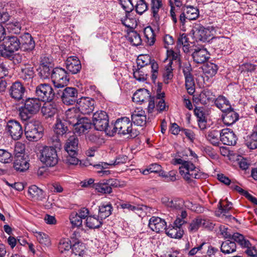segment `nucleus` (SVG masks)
Returning a JSON list of instances; mask_svg holds the SVG:
<instances>
[{
  "label": "nucleus",
  "instance_id": "1",
  "mask_svg": "<svg viewBox=\"0 0 257 257\" xmlns=\"http://www.w3.org/2000/svg\"><path fill=\"white\" fill-rule=\"evenodd\" d=\"M117 133L123 136L128 135V138H135L140 133L133 128V125L130 118L127 117H122L118 118L113 124L111 125L110 131H108V136H113Z\"/></svg>",
  "mask_w": 257,
  "mask_h": 257
},
{
  "label": "nucleus",
  "instance_id": "2",
  "mask_svg": "<svg viewBox=\"0 0 257 257\" xmlns=\"http://www.w3.org/2000/svg\"><path fill=\"white\" fill-rule=\"evenodd\" d=\"M0 56H4L6 52L10 53L18 51L21 46L20 39L14 36H6V30L4 27L0 25Z\"/></svg>",
  "mask_w": 257,
  "mask_h": 257
},
{
  "label": "nucleus",
  "instance_id": "3",
  "mask_svg": "<svg viewBox=\"0 0 257 257\" xmlns=\"http://www.w3.org/2000/svg\"><path fill=\"white\" fill-rule=\"evenodd\" d=\"M179 173L188 183H191L193 179H199L202 176V172L189 161L184 162V166L179 167Z\"/></svg>",
  "mask_w": 257,
  "mask_h": 257
},
{
  "label": "nucleus",
  "instance_id": "4",
  "mask_svg": "<svg viewBox=\"0 0 257 257\" xmlns=\"http://www.w3.org/2000/svg\"><path fill=\"white\" fill-rule=\"evenodd\" d=\"M92 122L95 130L104 131L108 135L111 126L109 125L108 116L106 112L102 110L95 112L93 115Z\"/></svg>",
  "mask_w": 257,
  "mask_h": 257
},
{
  "label": "nucleus",
  "instance_id": "5",
  "mask_svg": "<svg viewBox=\"0 0 257 257\" xmlns=\"http://www.w3.org/2000/svg\"><path fill=\"white\" fill-rule=\"evenodd\" d=\"M41 106L39 99L36 98H28L26 100L24 107L20 109V115L22 119L26 120L30 117L29 114H33L38 112Z\"/></svg>",
  "mask_w": 257,
  "mask_h": 257
},
{
  "label": "nucleus",
  "instance_id": "6",
  "mask_svg": "<svg viewBox=\"0 0 257 257\" xmlns=\"http://www.w3.org/2000/svg\"><path fill=\"white\" fill-rule=\"evenodd\" d=\"M40 160L47 167H53L58 162V157L56 149L52 147H44L40 151Z\"/></svg>",
  "mask_w": 257,
  "mask_h": 257
},
{
  "label": "nucleus",
  "instance_id": "7",
  "mask_svg": "<svg viewBox=\"0 0 257 257\" xmlns=\"http://www.w3.org/2000/svg\"><path fill=\"white\" fill-rule=\"evenodd\" d=\"M57 91V89H53L50 84L44 83L36 87L35 92L40 101L50 102L56 97Z\"/></svg>",
  "mask_w": 257,
  "mask_h": 257
},
{
  "label": "nucleus",
  "instance_id": "8",
  "mask_svg": "<svg viewBox=\"0 0 257 257\" xmlns=\"http://www.w3.org/2000/svg\"><path fill=\"white\" fill-rule=\"evenodd\" d=\"M51 79L55 90L66 86L69 80L67 72L64 69L60 67L53 69Z\"/></svg>",
  "mask_w": 257,
  "mask_h": 257
},
{
  "label": "nucleus",
  "instance_id": "9",
  "mask_svg": "<svg viewBox=\"0 0 257 257\" xmlns=\"http://www.w3.org/2000/svg\"><path fill=\"white\" fill-rule=\"evenodd\" d=\"M78 90L76 88L67 87L62 91L57 90L56 97L61 98L62 102L66 105H73L76 101Z\"/></svg>",
  "mask_w": 257,
  "mask_h": 257
},
{
  "label": "nucleus",
  "instance_id": "10",
  "mask_svg": "<svg viewBox=\"0 0 257 257\" xmlns=\"http://www.w3.org/2000/svg\"><path fill=\"white\" fill-rule=\"evenodd\" d=\"M234 242H237L242 248H246L245 252L251 256H257V249L254 246H252L249 241L244 236L238 232L234 233L231 237Z\"/></svg>",
  "mask_w": 257,
  "mask_h": 257
},
{
  "label": "nucleus",
  "instance_id": "11",
  "mask_svg": "<svg viewBox=\"0 0 257 257\" xmlns=\"http://www.w3.org/2000/svg\"><path fill=\"white\" fill-rule=\"evenodd\" d=\"M234 242H237L242 248H246L245 252L251 256H257V249L254 246H252L249 241L244 236L238 232L234 233L231 237Z\"/></svg>",
  "mask_w": 257,
  "mask_h": 257
},
{
  "label": "nucleus",
  "instance_id": "12",
  "mask_svg": "<svg viewBox=\"0 0 257 257\" xmlns=\"http://www.w3.org/2000/svg\"><path fill=\"white\" fill-rule=\"evenodd\" d=\"M25 133L29 141H37L43 136V128L39 123H31L26 126Z\"/></svg>",
  "mask_w": 257,
  "mask_h": 257
},
{
  "label": "nucleus",
  "instance_id": "13",
  "mask_svg": "<svg viewBox=\"0 0 257 257\" xmlns=\"http://www.w3.org/2000/svg\"><path fill=\"white\" fill-rule=\"evenodd\" d=\"M183 73L185 79V87L188 93L193 95L195 92V82L191 73L192 69L189 63L184 64L182 66Z\"/></svg>",
  "mask_w": 257,
  "mask_h": 257
},
{
  "label": "nucleus",
  "instance_id": "14",
  "mask_svg": "<svg viewBox=\"0 0 257 257\" xmlns=\"http://www.w3.org/2000/svg\"><path fill=\"white\" fill-rule=\"evenodd\" d=\"M95 101L90 97H81L77 101V109L80 113L89 114L94 108Z\"/></svg>",
  "mask_w": 257,
  "mask_h": 257
},
{
  "label": "nucleus",
  "instance_id": "15",
  "mask_svg": "<svg viewBox=\"0 0 257 257\" xmlns=\"http://www.w3.org/2000/svg\"><path fill=\"white\" fill-rule=\"evenodd\" d=\"M6 130L13 139L18 140L23 134V129L20 122L15 120H10L7 122Z\"/></svg>",
  "mask_w": 257,
  "mask_h": 257
},
{
  "label": "nucleus",
  "instance_id": "16",
  "mask_svg": "<svg viewBox=\"0 0 257 257\" xmlns=\"http://www.w3.org/2000/svg\"><path fill=\"white\" fill-rule=\"evenodd\" d=\"M78 121L73 126L74 133L80 136L88 133L92 126L91 121L86 117H81Z\"/></svg>",
  "mask_w": 257,
  "mask_h": 257
},
{
  "label": "nucleus",
  "instance_id": "17",
  "mask_svg": "<svg viewBox=\"0 0 257 257\" xmlns=\"http://www.w3.org/2000/svg\"><path fill=\"white\" fill-rule=\"evenodd\" d=\"M26 89L22 83L20 81L14 82L9 88L10 96L17 100L23 99Z\"/></svg>",
  "mask_w": 257,
  "mask_h": 257
},
{
  "label": "nucleus",
  "instance_id": "18",
  "mask_svg": "<svg viewBox=\"0 0 257 257\" xmlns=\"http://www.w3.org/2000/svg\"><path fill=\"white\" fill-rule=\"evenodd\" d=\"M237 140L236 135L233 131L230 128H224L220 132V141L224 145L228 146L235 145Z\"/></svg>",
  "mask_w": 257,
  "mask_h": 257
},
{
  "label": "nucleus",
  "instance_id": "19",
  "mask_svg": "<svg viewBox=\"0 0 257 257\" xmlns=\"http://www.w3.org/2000/svg\"><path fill=\"white\" fill-rule=\"evenodd\" d=\"M149 226L153 231L160 233L166 229L167 223L160 217L152 216L149 220Z\"/></svg>",
  "mask_w": 257,
  "mask_h": 257
},
{
  "label": "nucleus",
  "instance_id": "20",
  "mask_svg": "<svg viewBox=\"0 0 257 257\" xmlns=\"http://www.w3.org/2000/svg\"><path fill=\"white\" fill-rule=\"evenodd\" d=\"M132 123L138 126H144L147 122V117L145 110L137 108L131 114Z\"/></svg>",
  "mask_w": 257,
  "mask_h": 257
},
{
  "label": "nucleus",
  "instance_id": "21",
  "mask_svg": "<svg viewBox=\"0 0 257 257\" xmlns=\"http://www.w3.org/2000/svg\"><path fill=\"white\" fill-rule=\"evenodd\" d=\"M67 70L73 74H77L81 69L80 60L76 56H70L65 61Z\"/></svg>",
  "mask_w": 257,
  "mask_h": 257
},
{
  "label": "nucleus",
  "instance_id": "22",
  "mask_svg": "<svg viewBox=\"0 0 257 257\" xmlns=\"http://www.w3.org/2000/svg\"><path fill=\"white\" fill-rule=\"evenodd\" d=\"M193 61L197 64H202L205 62L209 58V54L206 49L197 47L194 49L192 54Z\"/></svg>",
  "mask_w": 257,
  "mask_h": 257
},
{
  "label": "nucleus",
  "instance_id": "23",
  "mask_svg": "<svg viewBox=\"0 0 257 257\" xmlns=\"http://www.w3.org/2000/svg\"><path fill=\"white\" fill-rule=\"evenodd\" d=\"M194 35L196 41L203 42H209L212 37L210 31L203 26L196 28Z\"/></svg>",
  "mask_w": 257,
  "mask_h": 257
},
{
  "label": "nucleus",
  "instance_id": "24",
  "mask_svg": "<svg viewBox=\"0 0 257 257\" xmlns=\"http://www.w3.org/2000/svg\"><path fill=\"white\" fill-rule=\"evenodd\" d=\"M80 117V112L76 108H72L68 109L65 112L64 121L69 125L73 126L79 120Z\"/></svg>",
  "mask_w": 257,
  "mask_h": 257
},
{
  "label": "nucleus",
  "instance_id": "25",
  "mask_svg": "<svg viewBox=\"0 0 257 257\" xmlns=\"http://www.w3.org/2000/svg\"><path fill=\"white\" fill-rule=\"evenodd\" d=\"M222 121L226 125H231L234 123L239 118L238 114L231 107L222 112L221 116Z\"/></svg>",
  "mask_w": 257,
  "mask_h": 257
},
{
  "label": "nucleus",
  "instance_id": "26",
  "mask_svg": "<svg viewBox=\"0 0 257 257\" xmlns=\"http://www.w3.org/2000/svg\"><path fill=\"white\" fill-rule=\"evenodd\" d=\"M78 139L75 136H70L65 145L64 148L67 153L70 154H78Z\"/></svg>",
  "mask_w": 257,
  "mask_h": 257
},
{
  "label": "nucleus",
  "instance_id": "27",
  "mask_svg": "<svg viewBox=\"0 0 257 257\" xmlns=\"http://www.w3.org/2000/svg\"><path fill=\"white\" fill-rule=\"evenodd\" d=\"M13 167L19 172H24L29 168V164L24 156H17L15 157Z\"/></svg>",
  "mask_w": 257,
  "mask_h": 257
},
{
  "label": "nucleus",
  "instance_id": "28",
  "mask_svg": "<svg viewBox=\"0 0 257 257\" xmlns=\"http://www.w3.org/2000/svg\"><path fill=\"white\" fill-rule=\"evenodd\" d=\"M163 7L162 0H151V12L153 21L157 25L159 24L160 17L159 14L160 9Z\"/></svg>",
  "mask_w": 257,
  "mask_h": 257
},
{
  "label": "nucleus",
  "instance_id": "29",
  "mask_svg": "<svg viewBox=\"0 0 257 257\" xmlns=\"http://www.w3.org/2000/svg\"><path fill=\"white\" fill-rule=\"evenodd\" d=\"M162 202L168 207L174 209H180L183 208L184 204V200L180 198L174 199L165 197L162 199Z\"/></svg>",
  "mask_w": 257,
  "mask_h": 257
},
{
  "label": "nucleus",
  "instance_id": "30",
  "mask_svg": "<svg viewBox=\"0 0 257 257\" xmlns=\"http://www.w3.org/2000/svg\"><path fill=\"white\" fill-rule=\"evenodd\" d=\"M229 40L224 37H212L211 44L215 49H219L221 51L225 50L229 44Z\"/></svg>",
  "mask_w": 257,
  "mask_h": 257
},
{
  "label": "nucleus",
  "instance_id": "31",
  "mask_svg": "<svg viewBox=\"0 0 257 257\" xmlns=\"http://www.w3.org/2000/svg\"><path fill=\"white\" fill-rule=\"evenodd\" d=\"M151 97L149 90L146 89L138 90L133 95V101L136 102H144L148 100Z\"/></svg>",
  "mask_w": 257,
  "mask_h": 257
},
{
  "label": "nucleus",
  "instance_id": "32",
  "mask_svg": "<svg viewBox=\"0 0 257 257\" xmlns=\"http://www.w3.org/2000/svg\"><path fill=\"white\" fill-rule=\"evenodd\" d=\"M194 114L197 117L198 126L201 130L206 127L207 119L204 109L202 107H195L194 110Z\"/></svg>",
  "mask_w": 257,
  "mask_h": 257
},
{
  "label": "nucleus",
  "instance_id": "33",
  "mask_svg": "<svg viewBox=\"0 0 257 257\" xmlns=\"http://www.w3.org/2000/svg\"><path fill=\"white\" fill-rule=\"evenodd\" d=\"M28 194L34 200H42L45 197L44 191L34 185L29 187Z\"/></svg>",
  "mask_w": 257,
  "mask_h": 257
},
{
  "label": "nucleus",
  "instance_id": "34",
  "mask_svg": "<svg viewBox=\"0 0 257 257\" xmlns=\"http://www.w3.org/2000/svg\"><path fill=\"white\" fill-rule=\"evenodd\" d=\"M42 113L46 118H51L57 113V108L54 103H45L41 109Z\"/></svg>",
  "mask_w": 257,
  "mask_h": 257
},
{
  "label": "nucleus",
  "instance_id": "35",
  "mask_svg": "<svg viewBox=\"0 0 257 257\" xmlns=\"http://www.w3.org/2000/svg\"><path fill=\"white\" fill-rule=\"evenodd\" d=\"M86 225L90 229L99 228L103 223V220L98 215H89L86 219Z\"/></svg>",
  "mask_w": 257,
  "mask_h": 257
},
{
  "label": "nucleus",
  "instance_id": "36",
  "mask_svg": "<svg viewBox=\"0 0 257 257\" xmlns=\"http://www.w3.org/2000/svg\"><path fill=\"white\" fill-rule=\"evenodd\" d=\"M165 231L168 236L173 238H181L184 233L182 228H178L172 224L167 226Z\"/></svg>",
  "mask_w": 257,
  "mask_h": 257
},
{
  "label": "nucleus",
  "instance_id": "37",
  "mask_svg": "<svg viewBox=\"0 0 257 257\" xmlns=\"http://www.w3.org/2000/svg\"><path fill=\"white\" fill-rule=\"evenodd\" d=\"M214 103L216 107L220 109L222 112L231 108L229 101L225 97L222 95H219L216 98Z\"/></svg>",
  "mask_w": 257,
  "mask_h": 257
},
{
  "label": "nucleus",
  "instance_id": "38",
  "mask_svg": "<svg viewBox=\"0 0 257 257\" xmlns=\"http://www.w3.org/2000/svg\"><path fill=\"white\" fill-rule=\"evenodd\" d=\"M93 188L98 192L103 194H109L112 192V189L107 185V180H105L93 184Z\"/></svg>",
  "mask_w": 257,
  "mask_h": 257
},
{
  "label": "nucleus",
  "instance_id": "39",
  "mask_svg": "<svg viewBox=\"0 0 257 257\" xmlns=\"http://www.w3.org/2000/svg\"><path fill=\"white\" fill-rule=\"evenodd\" d=\"M66 122L60 118L57 117L56 122L54 127V132L58 136H62L68 131L67 126L66 125Z\"/></svg>",
  "mask_w": 257,
  "mask_h": 257
},
{
  "label": "nucleus",
  "instance_id": "40",
  "mask_svg": "<svg viewBox=\"0 0 257 257\" xmlns=\"http://www.w3.org/2000/svg\"><path fill=\"white\" fill-rule=\"evenodd\" d=\"M236 245L234 241L227 240L223 241L221 245L220 250L224 254H229L236 251Z\"/></svg>",
  "mask_w": 257,
  "mask_h": 257
},
{
  "label": "nucleus",
  "instance_id": "41",
  "mask_svg": "<svg viewBox=\"0 0 257 257\" xmlns=\"http://www.w3.org/2000/svg\"><path fill=\"white\" fill-rule=\"evenodd\" d=\"M112 211V206L111 204H102L99 206L98 216L102 220L105 219L111 215Z\"/></svg>",
  "mask_w": 257,
  "mask_h": 257
},
{
  "label": "nucleus",
  "instance_id": "42",
  "mask_svg": "<svg viewBox=\"0 0 257 257\" xmlns=\"http://www.w3.org/2000/svg\"><path fill=\"white\" fill-rule=\"evenodd\" d=\"M72 253L80 257H83L86 252L85 245L79 241L76 242L72 246Z\"/></svg>",
  "mask_w": 257,
  "mask_h": 257
},
{
  "label": "nucleus",
  "instance_id": "43",
  "mask_svg": "<svg viewBox=\"0 0 257 257\" xmlns=\"http://www.w3.org/2000/svg\"><path fill=\"white\" fill-rule=\"evenodd\" d=\"M218 66L214 63L207 62L203 68V72L208 77H211L214 76L218 70Z\"/></svg>",
  "mask_w": 257,
  "mask_h": 257
},
{
  "label": "nucleus",
  "instance_id": "44",
  "mask_svg": "<svg viewBox=\"0 0 257 257\" xmlns=\"http://www.w3.org/2000/svg\"><path fill=\"white\" fill-rule=\"evenodd\" d=\"M220 132L216 130H213L208 132L206 137L207 140L212 145L218 146L220 144L219 139V136H220Z\"/></svg>",
  "mask_w": 257,
  "mask_h": 257
},
{
  "label": "nucleus",
  "instance_id": "45",
  "mask_svg": "<svg viewBox=\"0 0 257 257\" xmlns=\"http://www.w3.org/2000/svg\"><path fill=\"white\" fill-rule=\"evenodd\" d=\"M34 233L40 243L46 246L50 245L51 241L48 234L40 231H35Z\"/></svg>",
  "mask_w": 257,
  "mask_h": 257
},
{
  "label": "nucleus",
  "instance_id": "46",
  "mask_svg": "<svg viewBox=\"0 0 257 257\" xmlns=\"http://www.w3.org/2000/svg\"><path fill=\"white\" fill-rule=\"evenodd\" d=\"M34 75L33 67L31 66H25L22 68L21 77L26 81L31 80Z\"/></svg>",
  "mask_w": 257,
  "mask_h": 257
},
{
  "label": "nucleus",
  "instance_id": "47",
  "mask_svg": "<svg viewBox=\"0 0 257 257\" xmlns=\"http://www.w3.org/2000/svg\"><path fill=\"white\" fill-rule=\"evenodd\" d=\"M128 40L134 46L141 45L142 40L139 33L136 31H132L128 34Z\"/></svg>",
  "mask_w": 257,
  "mask_h": 257
},
{
  "label": "nucleus",
  "instance_id": "48",
  "mask_svg": "<svg viewBox=\"0 0 257 257\" xmlns=\"http://www.w3.org/2000/svg\"><path fill=\"white\" fill-rule=\"evenodd\" d=\"M185 13L187 15V19L190 21L195 20L199 16L198 9L193 6H187L186 8Z\"/></svg>",
  "mask_w": 257,
  "mask_h": 257
},
{
  "label": "nucleus",
  "instance_id": "49",
  "mask_svg": "<svg viewBox=\"0 0 257 257\" xmlns=\"http://www.w3.org/2000/svg\"><path fill=\"white\" fill-rule=\"evenodd\" d=\"M144 34L148 40V43L150 46L153 45L155 41V34L151 27H148L144 29Z\"/></svg>",
  "mask_w": 257,
  "mask_h": 257
},
{
  "label": "nucleus",
  "instance_id": "50",
  "mask_svg": "<svg viewBox=\"0 0 257 257\" xmlns=\"http://www.w3.org/2000/svg\"><path fill=\"white\" fill-rule=\"evenodd\" d=\"M152 60L149 55H140L137 59L138 66L144 68L145 66L149 65Z\"/></svg>",
  "mask_w": 257,
  "mask_h": 257
},
{
  "label": "nucleus",
  "instance_id": "51",
  "mask_svg": "<svg viewBox=\"0 0 257 257\" xmlns=\"http://www.w3.org/2000/svg\"><path fill=\"white\" fill-rule=\"evenodd\" d=\"M72 246L71 241L68 238H62L59 241L58 248L61 252L65 250H69L72 248Z\"/></svg>",
  "mask_w": 257,
  "mask_h": 257
},
{
  "label": "nucleus",
  "instance_id": "52",
  "mask_svg": "<svg viewBox=\"0 0 257 257\" xmlns=\"http://www.w3.org/2000/svg\"><path fill=\"white\" fill-rule=\"evenodd\" d=\"M53 67H49L48 66H39V76L42 79H47L49 78V77L51 76L52 74V69Z\"/></svg>",
  "mask_w": 257,
  "mask_h": 257
},
{
  "label": "nucleus",
  "instance_id": "53",
  "mask_svg": "<svg viewBox=\"0 0 257 257\" xmlns=\"http://www.w3.org/2000/svg\"><path fill=\"white\" fill-rule=\"evenodd\" d=\"M164 93H158L157 95V99H159V101L157 102V104L156 106V109L157 110V111L159 112L166 110V105L165 100L162 99V98L164 97Z\"/></svg>",
  "mask_w": 257,
  "mask_h": 257
},
{
  "label": "nucleus",
  "instance_id": "54",
  "mask_svg": "<svg viewBox=\"0 0 257 257\" xmlns=\"http://www.w3.org/2000/svg\"><path fill=\"white\" fill-rule=\"evenodd\" d=\"M12 161L11 153L4 149H0V162L3 163H9Z\"/></svg>",
  "mask_w": 257,
  "mask_h": 257
},
{
  "label": "nucleus",
  "instance_id": "55",
  "mask_svg": "<svg viewBox=\"0 0 257 257\" xmlns=\"http://www.w3.org/2000/svg\"><path fill=\"white\" fill-rule=\"evenodd\" d=\"M128 14L126 13L125 17L121 18V23L127 28L134 29L137 26V21L135 19L128 18Z\"/></svg>",
  "mask_w": 257,
  "mask_h": 257
},
{
  "label": "nucleus",
  "instance_id": "56",
  "mask_svg": "<svg viewBox=\"0 0 257 257\" xmlns=\"http://www.w3.org/2000/svg\"><path fill=\"white\" fill-rule=\"evenodd\" d=\"M143 68H138L136 71H134L133 75L134 78L139 81H144L147 80V73L144 72Z\"/></svg>",
  "mask_w": 257,
  "mask_h": 257
},
{
  "label": "nucleus",
  "instance_id": "57",
  "mask_svg": "<svg viewBox=\"0 0 257 257\" xmlns=\"http://www.w3.org/2000/svg\"><path fill=\"white\" fill-rule=\"evenodd\" d=\"M148 9V5L146 3L145 0H138L136 6V12L142 15Z\"/></svg>",
  "mask_w": 257,
  "mask_h": 257
},
{
  "label": "nucleus",
  "instance_id": "58",
  "mask_svg": "<svg viewBox=\"0 0 257 257\" xmlns=\"http://www.w3.org/2000/svg\"><path fill=\"white\" fill-rule=\"evenodd\" d=\"M247 147L253 150L257 148V134L254 132H252L249 137V139L246 142Z\"/></svg>",
  "mask_w": 257,
  "mask_h": 257
},
{
  "label": "nucleus",
  "instance_id": "59",
  "mask_svg": "<svg viewBox=\"0 0 257 257\" xmlns=\"http://www.w3.org/2000/svg\"><path fill=\"white\" fill-rule=\"evenodd\" d=\"M172 68L170 63H169L165 67V71L163 74L164 82L168 84L169 80L173 78V75Z\"/></svg>",
  "mask_w": 257,
  "mask_h": 257
},
{
  "label": "nucleus",
  "instance_id": "60",
  "mask_svg": "<svg viewBox=\"0 0 257 257\" xmlns=\"http://www.w3.org/2000/svg\"><path fill=\"white\" fill-rule=\"evenodd\" d=\"M69 219L73 226L79 227L82 225V219L75 212L71 214Z\"/></svg>",
  "mask_w": 257,
  "mask_h": 257
},
{
  "label": "nucleus",
  "instance_id": "61",
  "mask_svg": "<svg viewBox=\"0 0 257 257\" xmlns=\"http://www.w3.org/2000/svg\"><path fill=\"white\" fill-rule=\"evenodd\" d=\"M202 218H198L193 220L190 224L188 229L191 232L197 231L201 226Z\"/></svg>",
  "mask_w": 257,
  "mask_h": 257
},
{
  "label": "nucleus",
  "instance_id": "62",
  "mask_svg": "<svg viewBox=\"0 0 257 257\" xmlns=\"http://www.w3.org/2000/svg\"><path fill=\"white\" fill-rule=\"evenodd\" d=\"M149 64L151 65V78L152 80L155 81L158 77L159 66L157 62L154 59H153Z\"/></svg>",
  "mask_w": 257,
  "mask_h": 257
},
{
  "label": "nucleus",
  "instance_id": "63",
  "mask_svg": "<svg viewBox=\"0 0 257 257\" xmlns=\"http://www.w3.org/2000/svg\"><path fill=\"white\" fill-rule=\"evenodd\" d=\"M68 155L66 157V159L64 161L65 163L69 165H77L79 160L77 158L78 154H70L67 153Z\"/></svg>",
  "mask_w": 257,
  "mask_h": 257
},
{
  "label": "nucleus",
  "instance_id": "64",
  "mask_svg": "<svg viewBox=\"0 0 257 257\" xmlns=\"http://www.w3.org/2000/svg\"><path fill=\"white\" fill-rule=\"evenodd\" d=\"M7 28L15 34L20 32L21 25L18 22H10L7 24Z\"/></svg>",
  "mask_w": 257,
  "mask_h": 257
}]
</instances>
